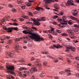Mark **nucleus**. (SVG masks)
I'll return each instance as SVG.
<instances>
[{
  "label": "nucleus",
  "mask_w": 79,
  "mask_h": 79,
  "mask_svg": "<svg viewBox=\"0 0 79 79\" xmlns=\"http://www.w3.org/2000/svg\"><path fill=\"white\" fill-rule=\"evenodd\" d=\"M31 27L33 29H34V30H37V28H35V27Z\"/></svg>",
  "instance_id": "50"
},
{
  "label": "nucleus",
  "mask_w": 79,
  "mask_h": 79,
  "mask_svg": "<svg viewBox=\"0 0 79 79\" xmlns=\"http://www.w3.org/2000/svg\"><path fill=\"white\" fill-rule=\"evenodd\" d=\"M12 30H15V31H16V30H18V28L17 27H12Z\"/></svg>",
  "instance_id": "29"
},
{
  "label": "nucleus",
  "mask_w": 79,
  "mask_h": 79,
  "mask_svg": "<svg viewBox=\"0 0 79 79\" xmlns=\"http://www.w3.org/2000/svg\"><path fill=\"white\" fill-rule=\"evenodd\" d=\"M19 62H23V61H24V59L22 58V59L20 60H19Z\"/></svg>",
  "instance_id": "37"
},
{
  "label": "nucleus",
  "mask_w": 79,
  "mask_h": 79,
  "mask_svg": "<svg viewBox=\"0 0 79 79\" xmlns=\"http://www.w3.org/2000/svg\"><path fill=\"white\" fill-rule=\"evenodd\" d=\"M5 19V18H3V19L1 21L2 23H3V22H4Z\"/></svg>",
  "instance_id": "55"
},
{
  "label": "nucleus",
  "mask_w": 79,
  "mask_h": 79,
  "mask_svg": "<svg viewBox=\"0 0 79 79\" xmlns=\"http://www.w3.org/2000/svg\"><path fill=\"white\" fill-rule=\"evenodd\" d=\"M15 40V42H18V41H19V39L18 38H16Z\"/></svg>",
  "instance_id": "48"
},
{
  "label": "nucleus",
  "mask_w": 79,
  "mask_h": 79,
  "mask_svg": "<svg viewBox=\"0 0 79 79\" xmlns=\"http://www.w3.org/2000/svg\"><path fill=\"white\" fill-rule=\"evenodd\" d=\"M28 13L29 15H30V16H32L33 15H32V13L28 11Z\"/></svg>",
  "instance_id": "32"
},
{
  "label": "nucleus",
  "mask_w": 79,
  "mask_h": 79,
  "mask_svg": "<svg viewBox=\"0 0 79 79\" xmlns=\"http://www.w3.org/2000/svg\"><path fill=\"white\" fill-rule=\"evenodd\" d=\"M22 28H23V29H27V27L25 26H23L22 27Z\"/></svg>",
  "instance_id": "43"
},
{
  "label": "nucleus",
  "mask_w": 79,
  "mask_h": 79,
  "mask_svg": "<svg viewBox=\"0 0 79 79\" xmlns=\"http://www.w3.org/2000/svg\"><path fill=\"white\" fill-rule=\"evenodd\" d=\"M11 20L12 21H13V22H17V20H16V19H11Z\"/></svg>",
  "instance_id": "41"
},
{
  "label": "nucleus",
  "mask_w": 79,
  "mask_h": 79,
  "mask_svg": "<svg viewBox=\"0 0 79 79\" xmlns=\"http://www.w3.org/2000/svg\"><path fill=\"white\" fill-rule=\"evenodd\" d=\"M35 63L36 64V65H38V66H39V65H40V60H36L35 62Z\"/></svg>",
  "instance_id": "13"
},
{
  "label": "nucleus",
  "mask_w": 79,
  "mask_h": 79,
  "mask_svg": "<svg viewBox=\"0 0 79 79\" xmlns=\"http://www.w3.org/2000/svg\"><path fill=\"white\" fill-rule=\"evenodd\" d=\"M35 60V58L34 57H32L31 58V61H32V60Z\"/></svg>",
  "instance_id": "56"
},
{
  "label": "nucleus",
  "mask_w": 79,
  "mask_h": 79,
  "mask_svg": "<svg viewBox=\"0 0 79 79\" xmlns=\"http://www.w3.org/2000/svg\"><path fill=\"white\" fill-rule=\"evenodd\" d=\"M76 75L78 77H79V73H76Z\"/></svg>",
  "instance_id": "60"
},
{
  "label": "nucleus",
  "mask_w": 79,
  "mask_h": 79,
  "mask_svg": "<svg viewBox=\"0 0 79 79\" xmlns=\"http://www.w3.org/2000/svg\"><path fill=\"white\" fill-rule=\"evenodd\" d=\"M8 44H11L12 42V41L11 40H9L7 42Z\"/></svg>",
  "instance_id": "36"
},
{
  "label": "nucleus",
  "mask_w": 79,
  "mask_h": 79,
  "mask_svg": "<svg viewBox=\"0 0 79 79\" xmlns=\"http://www.w3.org/2000/svg\"><path fill=\"white\" fill-rule=\"evenodd\" d=\"M48 32H49V33H53V32H52L51 30H49L48 31Z\"/></svg>",
  "instance_id": "54"
},
{
  "label": "nucleus",
  "mask_w": 79,
  "mask_h": 79,
  "mask_svg": "<svg viewBox=\"0 0 79 79\" xmlns=\"http://www.w3.org/2000/svg\"><path fill=\"white\" fill-rule=\"evenodd\" d=\"M54 79H59V77L56 76V77H54Z\"/></svg>",
  "instance_id": "62"
},
{
  "label": "nucleus",
  "mask_w": 79,
  "mask_h": 79,
  "mask_svg": "<svg viewBox=\"0 0 79 79\" xmlns=\"http://www.w3.org/2000/svg\"><path fill=\"white\" fill-rule=\"evenodd\" d=\"M68 23L70 25H71V24H72V23H73V22H72L71 20H69L68 22Z\"/></svg>",
  "instance_id": "28"
},
{
  "label": "nucleus",
  "mask_w": 79,
  "mask_h": 79,
  "mask_svg": "<svg viewBox=\"0 0 79 79\" xmlns=\"http://www.w3.org/2000/svg\"><path fill=\"white\" fill-rule=\"evenodd\" d=\"M66 6H69V5L70 4L69 3L67 2V3H66Z\"/></svg>",
  "instance_id": "61"
},
{
  "label": "nucleus",
  "mask_w": 79,
  "mask_h": 79,
  "mask_svg": "<svg viewBox=\"0 0 79 79\" xmlns=\"http://www.w3.org/2000/svg\"><path fill=\"white\" fill-rule=\"evenodd\" d=\"M45 21V17H41L40 19V21Z\"/></svg>",
  "instance_id": "24"
},
{
  "label": "nucleus",
  "mask_w": 79,
  "mask_h": 79,
  "mask_svg": "<svg viewBox=\"0 0 79 79\" xmlns=\"http://www.w3.org/2000/svg\"><path fill=\"white\" fill-rule=\"evenodd\" d=\"M29 71L30 72L31 74H33V73H34V71H37V69H36V68H34L33 65L32 66V68L30 69Z\"/></svg>",
  "instance_id": "7"
},
{
  "label": "nucleus",
  "mask_w": 79,
  "mask_h": 79,
  "mask_svg": "<svg viewBox=\"0 0 79 79\" xmlns=\"http://www.w3.org/2000/svg\"><path fill=\"white\" fill-rule=\"evenodd\" d=\"M75 58L76 60H79V57H76Z\"/></svg>",
  "instance_id": "64"
},
{
  "label": "nucleus",
  "mask_w": 79,
  "mask_h": 79,
  "mask_svg": "<svg viewBox=\"0 0 79 79\" xmlns=\"http://www.w3.org/2000/svg\"><path fill=\"white\" fill-rule=\"evenodd\" d=\"M51 48L52 49L54 48V47L56 48H60L62 47V46H61L60 44H54L53 45L51 46Z\"/></svg>",
  "instance_id": "8"
},
{
  "label": "nucleus",
  "mask_w": 79,
  "mask_h": 79,
  "mask_svg": "<svg viewBox=\"0 0 79 79\" xmlns=\"http://www.w3.org/2000/svg\"><path fill=\"white\" fill-rule=\"evenodd\" d=\"M6 77L7 79H10V77L9 76H8V75H6Z\"/></svg>",
  "instance_id": "63"
},
{
  "label": "nucleus",
  "mask_w": 79,
  "mask_h": 79,
  "mask_svg": "<svg viewBox=\"0 0 79 79\" xmlns=\"http://www.w3.org/2000/svg\"><path fill=\"white\" fill-rule=\"evenodd\" d=\"M66 75L67 76H71V73H68Z\"/></svg>",
  "instance_id": "52"
},
{
  "label": "nucleus",
  "mask_w": 79,
  "mask_h": 79,
  "mask_svg": "<svg viewBox=\"0 0 79 79\" xmlns=\"http://www.w3.org/2000/svg\"><path fill=\"white\" fill-rule=\"evenodd\" d=\"M53 10L54 11V13L55 14V15H58V14L59 13V11H58V10L55 9H53Z\"/></svg>",
  "instance_id": "12"
},
{
  "label": "nucleus",
  "mask_w": 79,
  "mask_h": 79,
  "mask_svg": "<svg viewBox=\"0 0 79 79\" xmlns=\"http://www.w3.org/2000/svg\"><path fill=\"white\" fill-rule=\"evenodd\" d=\"M14 55V52H11L10 53H9V57H12Z\"/></svg>",
  "instance_id": "17"
},
{
  "label": "nucleus",
  "mask_w": 79,
  "mask_h": 79,
  "mask_svg": "<svg viewBox=\"0 0 79 79\" xmlns=\"http://www.w3.org/2000/svg\"><path fill=\"white\" fill-rule=\"evenodd\" d=\"M40 77H44V76H45V74H44V73L42 72L40 74Z\"/></svg>",
  "instance_id": "22"
},
{
  "label": "nucleus",
  "mask_w": 79,
  "mask_h": 79,
  "mask_svg": "<svg viewBox=\"0 0 79 79\" xmlns=\"http://www.w3.org/2000/svg\"><path fill=\"white\" fill-rule=\"evenodd\" d=\"M7 68L8 69H10V70H10L8 69H7V72L8 73H10V74H14L15 76H16V74H15V73L14 71H14V69H15V67H13V66L11 65H10L9 66H7Z\"/></svg>",
  "instance_id": "2"
},
{
  "label": "nucleus",
  "mask_w": 79,
  "mask_h": 79,
  "mask_svg": "<svg viewBox=\"0 0 79 79\" xmlns=\"http://www.w3.org/2000/svg\"><path fill=\"white\" fill-rule=\"evenodd\" d=\"M56 31L57 33H61V31L60 30L57 29L56 30Z\"/></svg>",
  "instance_id": "35"
},
{
  "label": "nucleus",
  "mask_w": 79,
  "mask_h": 79,
  "mask_svg": "<svg viewBox=\"0 0 79 79\" xmlns=\"http://www.w3.org/2000/svg\"><path fill=\"white\" fill-rule=\"evenodd\" d=\"M67 2H68L69 4L71 5H74L73 1V0H68L67 1Z\"/></svg>",
  "instance_id": "16"
},
{
  "label": "nucleus",
  "mask_w": 79,
  "mask_h": 79,
  "mask_svg": "<svg viewBox=\"0 0 79 79\" xmlns=\"http://www.w3.org/2000/svg\"><path fill=\"white\" fill-rule=\"evenodd\" d=\"M12 11H13V12H15L16 11V10L15 8H12Z\"/></svg>",
  "instance_id": "34"
},
{
  "label": "nucleus",
  "mask_w": 79,
  "mask_h": 79,
  "mask_svg": "<svg viewBox=\"0 0 79 79\" xmlns=\"http://www.w3.org/2000/svg\"><path fill=\"white\" fill-rule=\"evenodd\" d=\"M31 39H34L35 41L36 42H40L41 40H44L43 38H40L39 35L35 34H33L32 36H30Z\"/></svg>",
  "instance_id": "1"
},
{
  "label": "nucleus",
  "mask_w": 79,
  "mask_h": 79,
  "mask_svg": "<svg viewBox=\"0 0 79 79\" xmlns=\"http://www.w3.org/2000/svg\"><path fill=\"white\" fill-rule=\"evenodd\" d=\"M33 21H34L33 23L35 24V25H36V26H39L40 25V23L39 22V21H37V20L35 19H33L32 18H31Z\"/></svg>",
  "instance_id": "6"
},
{
  "label": "nucleus",
  "mask_w": 79,
  "mask_h": 79,
  "mask_svg": "<svg viewBox=\"0 0 79 79\" xmlns=\"http://www.w3.org/2000/svg\"><path fill=\"white\" fill-rule=\"evenodd\" d=\"M17 3L19 4L20 5H22V3H23V2H22L21 0H17Z\"/></svg>",
  "instance_id": "18"
},
{
  "label": "nucleus",
  "mask_w": 79,
  "mask_h": 79,
  "mask_svg": "<svg viewBox=\"0 0 79 79\" xmlns=\"http://www.w3.org/2000/svg\"><path fill=\"white\" fill-rule=\"evenodd\" d=\"M18 24L16 23H13V26H17Z\"/></svg>",
  "instance_id": "57"
},
{
  "label": "nucleus",
  "mask_w": 79,
  "mask_h": 79,
  "mask_svg": "<svg viewBox=\"0 0 79 79\" xmlns=\"http://www.w3.org/2000/svg\"><path fill=\"white\" fill-rule=\"evenodd\" d=\"M67 31L68 32L69 34H72V30H70L69 29H68L67 30Z\"/></svg>",
  "instance_id": "25"
},
{
  "label": "nucleus",
  "mask_w": 79,
  "mask_h": 79,
  "mask_svg": "<svg viewBox=\"0 0 79 79\" xmlns=\"http://www.w3.org/2000/svg\"><path fill=\"white\" fill-rule=\"evenodd\" d=\"M51 30L52 32H53V31H54V29L52 27H50Z\"/></svg>",
  "instance_id": "51"
},
{
  "label": "nucleus",
  "mask_w": 79,
  "mask_h": 79,
  "mask_svg": "<svg viewBox=\"0 0 79 79\" xmlns=\"http://www.w3.org/2000/svg\"><path fill=\"white\" fill-rule=\"evenodd\" d=\"M54 6L55 8H56V9H57L58 10H60V8H59V5H58V4H55L54 5Z\"/></svg>",
  "instance_id": "14"
},
{
  "label": "nucleus",
  "mask_w": 79,
  "mask_h": 79,
  "mask_svg": "<svg viewBox=\"0 0 79 79\" xmlns=\"http://www.w3.org/2000/svg\"><path fill=\"white\" fill-rule=\"evenodd\" d=\"M27 69L25 67H21L19 68V70L20 71H23V70H24L25 69V70H26V69Z\"/></svg>",
  "instance_id": "19"
},
{
  "label": "nucleus",
  "mask_w": 79,
  "mask_h": 79,
  "mask_svg": "<svg viewBox=\"0 0 79 79\" xmlns=\"http://www.w3.org/2000/svg\"><path fill=\"white\" fill-rule=\"evenodd\" d=\"M77 29H75V30H72V31L73 32H76V31H77Z\"/></svg>",
  "instance_id": "39"
},
{
  "label": "nucleus",
  "mask_w": 79,
  "mask_h": 79,
  "mask_svg": "<svg viewBox=\"0 0 79 79\" xmlns=\"http://www.w3.org/2000/svg\"><path fill=\"white\" fill-rule=\"evenodd\" d=\"M44 2L45 4H48V3H51L52 2H53V0H44Z\"/></svg>",
  "instance_id": "10"
},
{
  "label": "nucleus",
  "mask_w": 79,
  "mask_h": 79,
  "mask_svg": "<svg viewBox=\"0 0 79 79\" xmlns=\"http://www.w3.org/2000/svg\"><path fill=\"white\" fill-rule=\"evenodd\" d=\"M9 7H10V8H13V5H11V4H9L8 5Z\"/></svg>",
  "instance_id": "40"
},
{
  "label": "nucleus",
  "mask_w": 79,
  "mask_h": 79,
  "mask_svg": "<svg viewBox=\"0 0 79 79\" xmlns=\"http://www.w3.org/2000/svg\"><path fill=\"white\" fill-rule=\"evenodd\" d=\"M48 63L46 62H44L43 63L44 66H46L47 65Z\"/></svg>",
  "instance_id": "33"
},
{
  "label": "nucleus",
  "mask_w": 79,
  "mask_h": 79,
  "mask_svg": "<svg viewBox=\"0 0 79 79\" xmlns=\"http://www.w3.org/2000/svg\"><path fill=\"white\" fill-rule=\"evenodd\" d=\"M70 19H72L74 21H78V19L77 18H76L73 16H71L70 17Z\"/></svg>",
  "instance_id": "15"
},
{
  "label": "nucleus",
  "mask_w": 79,
  "mask_h": 79,
  "mask_svg": "<svg viewBox=\"0 0 79 79\" xmlns=\"http://www.w3.org/2000/svg\"><path fill=\"white\" fill-rule=\"evenodd\" d=\"M6 38L7 39H10V37L8 36H6Z\"/></svg>",
  "instance_id": "58"
},
{
  "label": "nucleus",
  "mask_w": 79,
  "mask_h": 79,
  "mask_svg": "<svg viewBox=\"0 0 79 79\" xmlns=\"http://www.w3.org/2000/svg\"><path fill=\"white\" fill-rule=\"evenodd\" d=\"M73 42L75 43H77V42H78V40H73Z\"/></svg>",
  "instance_id": "59"
},
{
  "label": "nucleus",
  "mask_w": 79,
  "mask_h": 79,
  "mask_svg": "<svg viewBox=\"0 0 79 79\" xmlns=\"http://www.w3.org/2000/svg\"><path fill=\"white\" fill-rule=\"evenodd\" d=\"M21 8L22 9H25V8H26V6H21Z\"/></svg>",
  "instance_id": "49"
},
{
  "label": "nucleus",
  "mask_w": 79,
  "mask_h": 79,
  "mask_svg": "<svg viewBox=\"0 0 79 79\" xmlns=\"http://www.w3.org/2000/svg\"><path fill=\"white\" fill-rule=\"evenodd\" d=\"M24 73L25 74H29V71H24Z\"/></svg>",
  "instance_id": "31"
},
{
  "label": "nucleus",
  "mask_w": 79,
  "mask_h": 79,
  "mask_svg": "<svg viewBox=\"0 0 79 79\" xmlns=\"http://www.w3.org/2000/svg\"><path fill=\"white\" fill-rule=\"evenodd\" d=\"M0 43H1V44L4 43V41H3V40L1 39L0 40Z\"/></svg>",
  "instance_id": "42"
},
{
  "label": "nucleus",
  "mask_w": 79,
  "mask_h": 79,
  "mask_svg": "<svg viewBox=\"0 0 79 79\" xmlns=\"http://www.w3.org/2000/svg\"><path fill=\"white\" fill-rule=\"evenodd\" d=\"M35 9L37 10V11H39L40 10H44V9H43L42 8L39 7H37L35 8Z\"/></svg>",
  "instance_id": "20"
},
{
  "label": "nucleus",
  "mask_w": 79,
  "mask_h": 79,
  "mask_svg": "<svg viewBox=\"0 0 79 79\" xmlns=\"http://www.w3.org/2000/svg\"><path fill=\"white\" fill-rule=\"evenodd\" d=\"M22 18H27V19L28 17L27 16H23L22 17Z\"/></svg>",
  "instance_id": "47"
},
{
  "label": "nucleus",
  "mask_w": 79,
  "mask_h": 79,
  "mask_svg": "<svg viewBox=\"0 0 79 79\" xmlns=\"http://www.w3.org/2000/svg\"><path fill=\"white\" fill-rule=\"evenodd\" d=\"M18 73L19 74V76H22V74H23L22 72H19Z\"/></svg>",
  "instance_id": "45"
},
{
  "label": "nucleus",
  "mask_w": 79,
  "mask_h": 79,
  "mask_svg": "<svg viewBox=\"0 0 79 79\" xmlns=\"http://www.w3.org/2000/svg\"><path fill=\"white\" fill-rule=\"evenodd\" d=\"M58 61V59L56 58L53 60V61L54 62V63H57Z\"/></svg>",
  "instance_id": "26"
},
{
  "label": "nucleus",
  "mask_w": 79,
  "mask_h": 79,
  "mask_svg": "<svg viewBox=\"0 0 79 79\" xmlns=\"http://www.w3.org/2000/svg\"><path fill=\"white\" fill-rule=\"evenodd\" d=\"M61 35L62 36H67V35H68V34L66 33H64L62 34Z\"/></svg>",
  "instance_id": "30"
},
{
  "label": "nucleus",
  "mask_w": 79,
  "mask_h": 79,
  "mask_svg": "<svg viewBox=\"0 0 79 79\" xmlns=\"http://www.w3.org/2000/svg\"><path fill=\"white\" fill-rule=\"evenodd\" d=\"M16 46L15 47V49L16 50H18V48H19V44L18 43H17L16 44Z\"/></svg>",
  "instance_id": "21"
},
{
  "label": "nucleus",
  "mask_w": 79,
  "mask_h": 79,
  "mask_svg": "<svg viewBox=\"0 0 79 79\" xmlns=\"http://www.w3.org/2000/svg\"><path fill=\"white\" fill-rule=\"evenodd\" d=\"M65 72H67V73H69V71H70V70H69V69H65Z\"/></svg>",
  "instance_id": "44"
},
{
  "label": "nucleus",
  "mask_w": 79,
  "mask_h": 79,
  "mask_svg": "<svg viewBox=\"0 0 79 79\" xmlns=\"http://www.w3.org/2000/svg\"><path fill=\"white\" fill-rule=\"evenodd\" d=\"M31 5V3H28L27 4V6H30Z\"/></svg>",
  "instance_id": "46"
},
{
  "label": "nucleus",
  "mask_w": 79,
  "mask_h": 79,
  "mask_svg": "<svg viewBox=\"0 0 79 79\" xmlns=\"http://www.w3.org/2000/svg\"><path fill=\"white\" fill-rule=\"evenodd\" d=\"M72 13L74 16H76L77 15V11L76 10H72Z\"/></svg>",
  "instance_id": "11"
},
{
  "label": "nucleus",
  "mask_w": 79,
  "mask_h": 79,
  "mask_svg": "<svg viewBox=\"0 0 79 79\" xmlns=\"http://www.w3.org/2000/svg\"><path fill=\"white\" fill-rule=\"evenodd\" d=\"M20 21H23L24 19L23 18H20L19 19Z\"/></svg>",
  "instance_id": "53"
},
{
  "label": "nucleus",
  "mask_w": 79,
  "mask_h": 79,
  "mask_svg": "<svg viewBox=\"0 0 79 79\" xmlns=\"http://www.w3.org/2000/svg\"><path fill=\"white\" fill-rule=\"evenodd\" d=\"M62 19H63V20H62V22H61V24H62V25H66V23H67L68 21H66V17L65 16H63L62 17Z\"/></svg>",
  "instance_id": "5"
},
{
  "label": "nucleus",
  "mask_w": 79,
  "mask_h": 79,
  "mask_svg": "<svg viewBox=\"0 0 79 79\" xmlns=\"http://www.w3.org/2000/svg\"><path fill=\"white\" fill-rule=\"evenodd\" d=\"M23 33H24V34H31V35L28 36L29 38H30V39H31V38L30 37H31V36H32L33 34H34L32 33V31L30 30L29 29H27V30H23Z\"/></svg>",
  "instance_id": "3"
},
{
  "label": "nucleus",
  "mask_w": 79,
  "mask_h": 79,
  "mask_svg": "<svg viewBox=\"0 0 79 79\" xmlns=\"http://www.w3.org/2000/svg\"><path fill=\"white\" fill-rule=\"evenodd\" d=\"M57 21H59L60 22H61L63 21V20L61 19V18H57Z\"/></svg>",
  "instance_id": "27"
},
{
  "label": "nucleus",
  "mask_w": 79,
  "mask_h": 79,
  "mask_svg": "<svg viewBox=\"0 0 79 79\" xmlns=\"http://www.w3.org/2000/svg\"><path fill=\"white\" fill-rule=\"evenodd\" d=\"M58 16L57 15H55L52 18L53 19H56V18H57Z\"/></svg>",
  "instance_id": "38"
},
{
  "label": "nucleus",
  "mask_w": 79,
  "mask_h": 79,
  "mask_svg": "<svg viewBox=\"0 0 79 79\" xmlns=\"http://www.w3.org/2000/svg\"><path fill=\"white\" fill-rule=\"evenodd\" d=\"M70 50L71 52H74V51H76V48L74 47H73L72 46H70L69 47H66V52H69Z\"/></svg>",
  "instance_id": "4"
},
{
  "label": "nucleus",
  "mask_w": 79,
  "mask_h": 79,
  "mask_svg": "<svg viewBox=\"0 0 79 79\" xmlns=\"http://www.w3.org/2000/svg\"><path fill=\"white\" fill-rule=\"evenodd\" d=\"M3 29H4V30H6V31L7 32H12V30H13L12 27L11 28L9 27L8 28L3 27Z\"/></svg>",
  "instance_id": "9"
},
{
  "label": "nucleus",
  "mask_w": 79,
  "mask_h": 79,
  "mask_svg": "<svg viewBox=\"0 0 79 79\" xmlns=\"http://www.w3.org/2000/svg\"><path fill=\"white\" fill-rule=\"evenodd\" d=\"M73 27H74L75 28L78 29V28H79V25H78L77 24H75L73 25Z\"/></svg>",
  "instance_id": "23"
}]
</instances>
